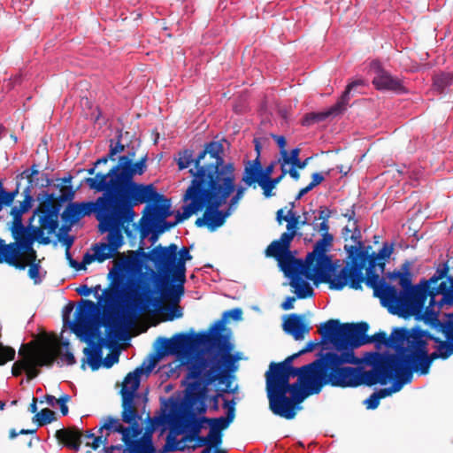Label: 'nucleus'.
Listing matches in <instances>:
<instances>
[{"mask_svg":"<svg viewBox=\"0 0 453 453\" xmlns=\"http://www.w3.org/2000/svg\"><path fill=\"white\" fill-rule=\"evenodd\" d=\"M29 172L30 171L28 169H26L25 171H23L20 174H19L17 176V180L26 178L27 180V182H28V185L22 191L23 199L25 198V195H26V191L27 190L28 191L29 195H32L31 191H32V188L34 187V182H35V179L34 178L35 177L34 176H30Z\"/></svg>","mask_w":453,"mask_h":453,"instance_id":"nucleus-52","label":"nucleus"},{"mask_svg":"<svg viewBox=\"0 0 453 453\" xmlns=\"http://www.w3.org/2000/svg\"><path fill=\"white\" fill-rule=\"evenodd\" d=\"M376 74L372 80V84L380 90H391L396 93L405 91L402 81L392 76L388 72L382 69L379 65L375 64Z\"/></svg>","mask_w":453,"mask_h":453,"instance_id":"nucleus-30","label":"nucleus"},{"mask_svg":"<svg viewBox=\"0 0 453 453\" xmlns=\"http://www.w3.org/2000/svg\"><path fill=\"white\" fill-rule=\"evenodd\" d=\"M186 441H195L196 444L193 446V449L200 448L206 446V448H217L219 447V445L216 442L215 440L208 434L206 436H201L200 434H197V436L194 435H186L185 436Z\"/></svg>","mask_w":453,"mask_h":453,"instance_id":"nucleus-43","label":"nucleus"},{"mask_svg":"<svg viewBox=\"0 0 453 453\" xmlns=\"http://www.w3.org/2000/svg\"><path fill=\"white\" fill-rule=\"evenodd\" d=\"M229 318H232L234 320H241L242 318V311L241 308H234L225 311L222 315V318L217 320L213 326L210 328V334H219L221 336H225L227 339L229 344H232L230 342V337L228 334H223L226 329V324Z\"/></svg>","mask_w":453,"mask_h":453,"instance_id":"nucleus-37","label":"nucleus"},{"mask_svg":"<svg viewBox=\"0 0 453 453\" xmlns=\"http://www.w3.org/2000/svg\"><path fill=\"white\" fill-rule=\"evenodd\" d=\"M300 149L296 148L291 151H282V156L279 158L281 172L283 174H289L294 180H298L300 174L298 169H303L311 157H307L303 161L299 158Z\"/></svg>","mask_w":453,"mask_h":453,"instance_id":"nucleus-23","label":"nucleus"},{"mask_svg":"<svg viewBox=\"0 0 453 453\" xmlns=\"http://www.w3.org/2000/svg\"><path fill=\"white\" fill-rule=\"evenodd\" d=\"M120 140H121V134L119 135L118 142L115 144H113V141L111 140L108 157L111 158V161L115 160V156L117 154L123 152L125 150V146L120 142Z\"/></svg>","mask_w":453,"mask_h":453,"instance_id":"nucleus-50","label":"nucleus"},{"mask_svg":"<svg viewBox=\"0 0 453 453\" xmlns=\"http://www.w3.org/2000/svg\"><path fill=\"white\" fill-rule=\"evenodd\" d=\"M55 437L65 447L79 451L82 443V432L76 426H69L56 431Z\"/></svg>","mask_w":453,"mask_h":453,"instance_id":"nucleus-34","label":"nucleus"},{"mask_svg":"<svg viewBox=\"0 0 453 453\" xmlns=\"http://www.w3.org/2000/svg\"><path fill=\"white\" fill-rule=\"evenodd\" d=\"M192 259V256L189 253V249L182 247L178 250L177 265L175 266V274L179 279L178 284H173V289L170 296H175V299H178L180 296H183L185 288L184 284L186 282V262Z\"/></svg>","mask_w":453,"mask_h":453,"instance_id":"nucleus-27","label":"nucleus"},{"mask_svg":"<svg viewBox=\"0 0 453 453\" xmlns=\"http://www.w3.org/2000/svg\"><path fill=\"white\" fill-rule=\"evenodd\" d=\"M245 189L246 188L242 186H240L238 188H236V187L234 188V192L235 191V194L230 199L229 207L227 209V210H229V211H231V208L234 207L239 203V201L242 198Z\"/></svg>","mask_w":453,"mask_h":453,"instance_id":"nucleus-54","label":"nucleus"},{"mask_svg":"<svg viewBox=\"0 0 453 453\" xmlns=\"http://www.w3.org/2000/svg\"><path fill=\"white\" fill-rule=\"evenodd\" d=\"M256 150L257 151V157L253 160L247 161V163L245 165L250 167L256 168L257 170H262L263 167H262L261 161L259 158L260 151H259V143L258 142H257V144H256Z\"/></svg>","mask_w":453,"mask_h":453,"instance_id":"nucleus-63","label":"nucleus"},{"mask_svg":"<svg viewBox=\"0 0 453 453\" xmlns=\"http://www.w3.org/2000/svg\"><path fill=\"white\" fill-rule=\"evenodd\" d=\"M189 173L193 176V180L183 196V201H189V203L183 206L182 212H177L175 216L176 219L174 221L176 222V225L185 219H188L193 214L202 211V206L203 204V200L202 199L201 195L197 192V169H190Z\"/></svg>","mask_w":453,"mask_h":453,"instance_id":"nucleus-20","label":"nucleus"},{"mask_svg":"<svg viewBox=\"0 0 453 453\" xmlns=\"http://www.w3.org/2000/svg\"><path fill=\"white\" fill-rule=\"evenodd\" d=\"M111 222V226H108L105 230L98 226L100 234L107 233L106 242H99L93 246V250L96 255L98 263H103L109 258L114 257L119 253V250L124 244L123 233L126 234L127 238L133 236L132 230L129 229L128 226H124L114 219Z\"/></svg>","mask_w":453,"mask_h":453,"instance_id":"nucleus-15","label":"nucleus"},{"mask_svg":"<svg viewBox=\"0 0 453 453\" xmlns=\"http://www.w3.org/2000/svg\"><path fill=\"white\" fill-rule=\"evenodd\" d=\"M106 431L105 435H103V432L100 433L99 430L97 431L100 435L96 436L95 433H93L91 430H88L85 432V434L82 433V441H85V445L87 447H90L93 450H96L100 445H104V449L108 447V437L111 433H115L114 431Z\"/></svg>","mask_w":453,"mask_h":453,"instance_id":"nucleus-39","label":"nucleus"},{"mask_svg":"<svg viewBox=\"0 0 453 453\" xmlns=\"http://www.w3.org/2000/svg\"><path fill=\"white\" fill-rule=\"evenodd\" d=\"M203 419H208V417L203 416L196 418L195 413L189 414V423L188 426L189 434L188 435L197 436V434H200L203 427V424H206V421H203Z\"/></svg>","mask_w":453,"mask_h":453,"instance_id":"nucleus-45","label":"nucleus"},{"mask_svg":"<svg viewBox=\"0 0 453 453\" xmlns=\"http://www.w3.org/2000/svg\"><path fill=\"white\" fill-rule=\"evenodd\" d=\"M296 234L295 231H287L283 234H281L280 239H278L280 243H282L286 248L289 250L290 243L292 240L294 239Z\"/></svg>","mask_w":453,"mask_h":453,"instance_id":"nucleus-60","label":"nucleus"},{"mask_svg":"<svg viewBox=\"0 0 453 453\" xmlns=\"http://www.w3.org/2000/svg\"><path fill=\"white\" fill-rule=\"evenodd\" d=\"M58 241L62 243L63 246H65V250H70L72 248L73 242H74V237L68 234H64L62 233L57 234Z\"/></svg>","mask_w":453,"mask_h":453,"instance_id":"nucleus-55","label":"nucleus"},{"mask_svg":"<svg viewBox=\"0 0 453 453\" xmlns=\"http://www.w3.org/2000/svg\"><path fill=\"white\" fill-rule=\"evenodd\" d=\"M283 330L292 335L295 340H303L310 332V327L306 323L305 315L288 314L283 322Z\"/></svg>","mask_w":453,"mask_h":453,"instance_id":"nucleus-28","label":"nucleus"},{"mask_svg":"<svg viewBox=\"0 0 453 453\" xmlns=\"http://www.w3.org/2000/svg\"><path fill=\"white\" fill-rule=\"evenodd\" d=\"M224 147L220 142H210L203 150L194 157L192 150H184L178 153L177 165L184 170L194 164L197 169V192L203 200L202 210L205 211L196 219L197 227L206 226L211 232L223 226L231 211H219L235 188L234 166L225 163Z\"/></svg>","mask_w":453,"mask_h":453,"instance_id":"nucleus-2","label":"nucleus"},{"mask_svg":"<svg viewBox=\"0 0 453 453\" xmlns=\"http://www.w3.org/2000/svg\"><path fill=\"white\" fill-rule=\"evenodd\" d=\"M316 220H319V219L317 216H313V230L320 234L329 233L328 220H320L319 223H315Z\"/></svg>","mask_w":453,"mask_h":453,"instance_id":"nucleus-57","label":"nucleus"},{"mask_svg":"<svg viewBox=\"0 0 453 453\" xmlns=\"http://www.w3.org/2000/svg\"><path fill=\"white\" fill-rule=\"evenodd\" d=\"M162 355L187 356L196 345H206L210 349L204 354L197 355L188 365L187 379L193 380L187 387V403L193 406L201 403L211 383L224 377L226 364L233 363L229 355L230 344L225 336L219 334L200 333L189 334L179 333L172 338H159Z\"/></svg>","mask_w":453,"mask_h":453,"instance_id":"nucleus-4","label":"nucleus"},{"mask_svg":"<svg viewBox=\"0 0 453 453\" xmlns=\"http://www.w3.org/2000/svg\"><path fill=\"white\" fill-rule=\"evenodd\" d=\"M262 180L261 170H257L256 168H252L245 165L242 181L247 187L256 188V184H258Z\"/></svg>","mask_w":453,"mask_h":453,"instance_id":"nucleus-41","label":"nucleus"},{"mask_svg":"<svg viewBox=\"0 0 453 453\" xmlns=\"http://www.w3.org/2000/svg\"><path fill=\"white\" fill-rule=\"evenodd\" d=\"M380 355L382 356L383 365L378 372L380 381L376 382V385H386L388 381L395 380L391 387L375 391L380 398L383 399L400 391L404 384L410 383L413 373L416 372L407 362H404L401 357L395 354L380 352Z\"/></svg>","mask_w":453,"mask_h":453,"instance_id":"nucleus-11","label":"nucleus"},{"mask_svg":"<svg viewBox=\"0 0 453 453\" xmlns=\"http://www.w3.org/2000/svg\"><path fill=\"white\" fill-rule=\"evenodd\" d=\"M453 84V75L441 73L434 77V88L439 93H443L445 89Z\"/></svg>","mask_w":453,"mask_h":453,"instance_id":"nucleus-42","label":"nucleus"},{"mask_svg":"<svg viewBox=\"0 0 453 453\" xmlns=\"http://www.w3.org/2000/svg\"><path fill=\"white\" fill-rule=\"evenodd\" d=\"M300 216H296L292 209H290L288 211V215L284 217V221L288 222L287 224V230L288 231H295V234H296V231L299 228L300 224Z\"/></svg>","mask_w":453,"mask_h":453,"instance_id":"nucleus-48","label":"nucleus"},{"mask_svg":"<svg viewBox=\"0 0 453 453\" xmlns=\"http://www.w3.org/2000/svg\"><path fill=\"white\" fill-rule=\"evenodd\" d=\"M94 214L98 221V226L107 229L111 226L114 219L111 211L107 192H103L102 196L96 201L71 203L62 212V219L65 223L73 225L84 216Z\"/></svg>","mask_w":453,"mask_h":453,"instance_id":"nucleus-13","label":"nucleus"},{"mask_svg":"<svg viewBox=\"0 0 453 453\" xmlns=\"http://www.w3.org/2000/svg\"><path fill=\"white\" fill-rule=\"evenodd\" d=\"M29 356L33 357V365L35 369L42 366L50 367L53 365L56 358L60 355V348L56 347L44 350H38L32 347V342L25 344Z\"/></svg>","mask_w":453,"mask_h":453,"instance_id":"nucleus-32","label":"nucleus"},{"mask_svg":"<svg viewBox=\"0 0 453 453\" xmlns=\"http://www.w3.org/2000/svg\"><path fill=\"white\" fill-rule=\"evenodd\" d=\"M150 261H151L156 268L155 271L165 282L170 281L172 284H178L179 279L175 274V266L177 263L178 246L175 243H171L168 246H162L158 244L154 247L150 252L143 253Z\"/></svg>","mask_w":453,"mask_h":453,"instance_id":"nucleus-14","label":"nucleus"},{"mask_svg":"<svg viewBox=\"0 0 453 453\" xmlns=\"http://www.w3.org/2000/svg\"><path fill=\"white\" fill-rule=\"evenodd\" d=\"M407 346H405V350L402 352L401 357L411 367L418 365L414 356L417 354L418 349L417 344L418 341L427 342L428 340H431L437 344L443 341L418 326H415L411 329L407 328Z\"/></svg>","mask_w":453,"mask_h":453,"instance_id":"nucleus-21","label":"nucleus"},{"mask_svg":"<svg viewBox=\"0 0 453 453\" xmlns=\"http://www.w3.org/2000/svg\"><path fill=\"white\" fill-rule=\"evenodd\" d=\"M19 355L20 358L13 364L12 368V374L14 377H18L21 375L23 372H26L28 380L36 378L39 375L40 371L34 368L32 363L33 357L28 355L27 346L25 344H22L19 349Z\"/></svg>","mask_w":453,"mask_h":453,"instance_id":"nucleus-31","label":"nucleus"},{"mask_svg":"<svg viewBox=\"0 0 453 453\" xmlns=\"http://www.w3.org/2000/svg\"><path fill=\"white\" fill-rule=\"evenodd\" d=\"M0 264H6L18 270H25L28 266V277L35 284H40L42 278L40 276L41 261L37 258L36 250L32 253L26 251H0Z\"/></svg>","mask_w":453,"mask_h":453,"instance_id":"nucleus-18","label":"nucleus"},{"mask_svg":"<svg viewBox=\"0 0 453 453\" xmlns=\"http://www.w3.org/2000/svg\"><path fill=\"white\" fill-rule=\"evenodd\" d=\"M96 342L88 340V347L84 348L85 357L81 360V368L85 369V363H88L92 371H96L102 365L103 347L106 344V339L101 337L99 334Z\"/></svg>","mask_w":453,"mask_h":453,"instance_id":"nucleus-26","label":"nucleus"},{"mask_svg":"<svg viewBox=\"0 0 453 453\" xmlns=\"http://www.w3.org/2000/svg\"><path fill=\"white\" fill-rule=\"evenodd\" d=\"M318 333L321 340L313 342V349L319 345L322 349L313 361V395L319 394L326 385L347 388L361 385L372 387L380 381L378 372L383 363L380 352L367 353L365 364L371 366L370 370L353 367L351 365H358L361 360L330 319L319 326Z\"/></svg>","mask_w":453,"mask_h":453,"instance_id":"nucleus-1","label":"nucleus"},{"mask_svg":"<svg viewBox=\"0 0 453 453\" xmlns=\"http://www.w3.org/2000/svg\"><path fill=\"white\" fill-rule=\"evenodd\" d=\"M402 270L403 271L388 273L390 280H399L402 288L400 291L380 277L377 286L372 288L373 296L378 297L381 305L393 315L402 318L424 316L426 320H436L437 312L432 307L435 303V296L441 295L439 292L438 281L447 279L449 271L448 263L440 265L429 280H422L417 285L411 283L408 263L402 265Z\"/></svg>","mask_w":453,"mask_h":453,"instance_id":"nucleus-6","label":"nucleus"},{"mask_svg":"<svg viewBox=\"0 0 453 453\" xmlns=\"http://www.w3.org/2000/svg\"><path fill=\"white\" fill-rule=\"evenodd\" d=\"M334 242V235L330 233L321 234L319 240L313 244V286L318 287L321 283L329 285L330 289L334 290V283L338 280L340 260L333 262L326 253L330 250Z\"/></svg>","mask_w":453,"mask_h":453,"instance_id":"nucleus-12","label":"nucleus"},{"mask_svg":"<svg viewBox=\"0 0 453 453\" xmlns=\"http://www.w3.org/2000/svg\"><path fill=\"white\" fill-rule=\"evenodd\" d=\"M134 265V259L127 257L114 262L108 273L110 285L104 291V302L111 304L122 300L126 305V318L133 321L141 314L157 309L163 301H169L167 320L181 318L183 313L179 303L182 296L178 299L170 296L173 284L168 285L150 267L135 275L128 274Z\"/></svg>","mask_w":453,"mask_h":453,"instance_id":"nucleus-3","label":"nucleus"},{"mask_svg":"<svg viewBox=\"0 0 453 453\" xmlns=\"http://www.w3.org/2000/svg\"><path fill=\"white\" fill-rule=\"evenodd\" d=\"M96 309V304L91 300H81V304L76 311L77 321L73 327V332H85L90 338H95L98 334V327L89 325L88 320L92 313Z\"/></svg>","mask_w":453,"mask_h":453,"instance_id":"nucleus-22","label":"nucleus"},{"mask_svg":"<svg viewBox=\"0 0 453 453\" xmlns=\"http://www.w3.org/2000/svg\"><path fill=\"white\" fill-rule=\"evenodd\" d=\"M156 360L151 361L145 368L144 364L137 367L134 371L128 372L124 379L121 395V414H125L126 418L131 416L134 411H138L136 400L139 399L137 389L140 386L141 375L146 371L150 372L154 367Z\"/></svg>","mask_w":453,"mask_h":453,"instance_id":"nucleus-16","label":"nucleus"},{"mask_svg":"<svg viewBox=\"0 0 453 453\" xmlns=\"http://www.w3.org/2000/svg\"><path fill=\"white\" fill-rule=\"evenodd\" d=\"M119 359V352L118 350H113L107 354V356L103 359L102 358V365L105 368H111L114 364H117Z\"/></svg>","mask_w":453,"mask_h":453,"instance_id":"nucleus-51","label":"nucleus"},{"mask_svg":"<svg viewBox=\"0 0 453 453\" xmlns=\"http://www.w3.org/2000/svg\"><path fill=\"white\" fill-rule=\"evenodd\" d=\"M330 321L354 349L365 344L373 342L377 346L384 345L394 348L397 352L395 354L401 357L402 352L405 350V346H407L408 336L407 328L405 327L394 328L389 336L383 331L369 336L366 334L369 329V325L366 322L341 323L337 319H330Z\"/></svg>","mask_w":453,"mask_h":453,"instance_id":"nucleus-10","label":"nucleus"},{"mask_svg":"<svg viewBox=\"0 0 453 453\" xmlns=\"http://www.w3.org/2000/svg\"><path fill=\"white\" fill-rule=\"evenodd\" d=\"M94 261H97V257H96V253L94 252V254H90L88 252H86L84 255H83V257H82V261L80 263L79 266H80V271L81 270H86V266L88 265H90L91 263H93Z\"/></svg>","mask_w":453,"mask_h":453,"instance_id":"nucleus-61","label":"nucleus"},{"mask_svg":"<svg viewBox=\"0 0 453 453\" xmlns=\"http://www.w3.org/2000/svg\"><path fill=\"white\" fill-rule=\"evenodd\" d=\"M417 344L418 349L414 357L418 365L413 366L412 370L421 375H426L429 372L434 360L439 358L444 360L453 355V343L448 339L440 342L436 345V350L430 354L428 353L427 342L418 341Z\"/></svg>","mask_w":453,"mask_h":453,"instance_id":"nucleus-19","label":"nucleus"},{"mask_svg":"<svg viewBox=\"0 0 453 453\" xmlns=\"http://www.w3.org/2000/svg\"><path fill=\"white\" fill-rule=\"evenodd\" d=\"M54 420H56V413L49 408L42 409L33 418V421L35 422L38 426L50 424Z\"/></svg>","mask_w":453,"mask_h":453,"instance_id":"nucleus-44","label":"nucleus"},{"mask_svg":"<svg viewBox=\"0 0 453 453\" xmlns=\"http://www.w3.org/2000/svg\"><path fill=\"white\" fill-rule=\"evenodd\" d=\"M380 398L376 392H373L365 401V404L368 410H375L380 404Z\"/></svg>","mask_w":453,"mask_h":453,"instance_id":"nucleus-58","label":"nucleus"},{"mask_svg":"<svg viewBox=\"0 0 453 453\" xmlns=\"http://www.w3.org/2000/svg\"><path fill=\"white\" fill-rule=\"evenodd\" d=\"M223 408L226 409V415L225 417L231 416V420L234 421L235 418V402L234 399L228 401L225 400L223 403Z\"/></svg>","mask_w":453,"mask_h":453,"instance_id":"nucleus-62","label":"nucleus"},{"mask_svg":"<svg viewBox=\"0 0 453 453\" xmlns=\"http://www.w3.org/2000/svg\"><path fill=\"white\" fill-rule=\"evenodd\" d=\"M364 81L357 80L349 83L342 94L337 103L331 107L329 114L338 115L345 111L346 107L350 100L351 92L356 90L357 87L363 86Z\"/></svg>","mask_w":453,"mask_h":453,"instance_id":"nucleus-38","label":"nucleus"},{"mask_svg":"<svg viewBox=\"0 0 453 453\" xmlns=\"http://www.w3.org/2000/svg\"><path fill=\"white\" fill-rule=\"evenodd\" d=\"M439 292L442 296L443 302H453V276H448L447 280L440 282Z\"/></svg>","mask_w":453,"mask_h":453,"instance_id":"nucleus-46","label":"nucleus"},{"mask_svg":"<svg viewBox=\"0 0 453 453\" xmlns=\"http://www.w3.org/2000/svg\"><path fill=\"white\" fill-rule=\"evenodd\" d=\"M62 194L60 196H56L53 193H49L47 191H42L37 196V201L42 202L45 204L49 203V208H56L57 209V216L58 217L60 209L62 206V203L72 200L74 196V190L72 186H64L61 188Z\"/></svg>","mask_w":453,"mask_h":453,"instance_id":"nucleus-33","label":"nucleus"},{"mask_svg":"<svg viewBox=\"0 0 453 453\" xmlns=\"http://www.w3.org/2000/svg\"><path fill=\"white\" fill-rule=\"evenodd\" d=\"M34 203L33 196L27 190L25 198L19 204L11 207L9 214L12 219L8 223V229L14 241L6 243L0 238V251L32 253V250H35V242L43 245L50 242V235L53 234L59 226L58 217L56 214L57 209H50L49 203L39 202L28 219L27 225L25 226L22 216L32 209Z\"/></svg>","mask_w":453,"mask_h":453,"instance_id":"nucleus-8","label":"nucleus"},{"mask_svg":"<svg viewBox=\"0 0 453 453\" xmlns=\"http://www.w3.org/2000/svg\"><path fill=\"white\" fill-rule=\"evenodd\" d=\"M156 222L151 220V219H149L144 214L142 215V218L140 219V224L137 225L135 223H133L131 227L129 226V229L132 230L133 236L130 238H135V234L137 232L140 234V239L141 241L144 240L149 236L150 232L155 227Z\"/></svg>","mask_w":453,"mask_h":453,"instance_id":"nucleus-40","label":"nucleus"},{"mask_svg":"<svg viewBox=\"0 0 453 453\" xmlns=\"http://www.w3.org/2000/svg\"><path fill=\"white\" fill-rule=\"evenodd\" d=\"M206 421V424L210 426L209 434L216 441L220 446L223 441V431L226 429L233 422L231 416L229 417H219V418H208V419H203Z\"/></svg>","mask_w":453,"mask_h":453,"instance_id":"nucleus-35","label":"nucleus"},{"mask_svg":"<svg viewBox=\"0 0 453 453\" xmlns=\"http://www.w3.org/2000/svg\"><path fill=\"white\" fill-rule=\"evenodd\" d=\"M265 255L273 257L278 261L280 269L283 272L286 278L288 276L290 268L294 266L295 257L290 250L280 242L274 240L265 250Z\"/></svg>","mask_w":453,"mask_h":453,"instance_id":"nucleus-24","label":"nucleus"},{"mask_svg":"<svg viewBox=\"0 0 453 453\" xmlns=\"http://www.w3.org/2000/svg\"><path fill=\"white\" fill-rule=\"evenodd\" d=\"M300 356L297 352L281 362H272L265 374L269 408L286 419L294 418L299 404L311 395V363L301 367L293 365Z\"/></svg>","mask_w":453,"mask_h":453,"instance_id":"nucleus-7","label":"nucleus"},{"mask_svg":"<svg viewBox=\"0 0 453 453\" xmlns=\"http://www.w3.org/2000/svg\"><path fill=\"white\" fill-rule=\"evenodd\" d=\"M71 396L67 394L62 395L57 400V403L59 404L60 407V412L63 416H65L68 414V406L67 403L70 402Z\"/></svg>","mask_w":453,"mask_h":453,"instance_id":"nucleus-56","label":"nucleus"},{"mask_svg":"<svg viewBox=\"0 0 453 453\" xmlns=\"http://www.w3.org/2000/svg\"><path fill=\"white\" fill-rule=\"evenodd\" d=\"M311 251L307 252L304 260L295 257L294 266L290 268L288 279L289 285L298 299L311 296Z\"/></svg>","mask_w":453,"mask_h":453,"instance_id":"nucleus-17","label":"nucleus"},{"mask_svg":"<svg viewBox=\"0 0 453 453\" xmlns=\"http://www.w3.org/2000/svg\"><path fill=\"white\" fill-rule=\"evenodd\" d=\"M189 423V414H175L169 419L170 432L166 436V443L163 447V452H169L177 449L178 443L176 436L184 433Z\"/></svg>","mask_w":453,"mask_h":453,"instance_id":"nucleus-25","label":"nucleus"},{"mask_svg":"<svg viewBox=\"0 0 453 453\" xmlns=\"http://www.w3.org/2000/svg\"><path fill=\"white\" fill-rule=\"evenodd\" d=\"M343 228H346V231H352L350 236L353 238V245L362 247L361 232L357 226V220H348L347 225Z\"/></svg>","mask_w":453,"mask_h":453,"instance_id":"nucleus-47","label":"nucleus"},{"mask_svg":"<svg viewBox=\"0 0 453 453\" xmlns=\"http://www.w3.org/2000/svg\"><path fill=\"white\" fill-rule=\"evenodd\" d=\"M147 155L132 164L127 157H119L118 163L107 173H98L95 177L84 180L89 189L107 192L114 219L124 226L131 224L135 217L134 207L149 203L160 198L152 184H142L134 180L147 170Z\"/></svg>","mask_w":453,"mask_h":453,"instance_id":"nucleus-5","label":"nucleus"},{"mask_svg":"<svg viewBox=\"0 0 453 453\" xmlns=\"http://www.w3.org/2000/svg\"><path fill=\"white\" fill-rule=\"evenodd\" d=\"M234 349L233 344H230V349H229V355L233 358V363L229 362L226 364V367H224V377L222 379H219L214 380L211 384L217 382L219 385H225V388H220L217 390V394H222L224 393H233L234 390L231 389L232 385V372H234L236 370V362L239 360V357L236 355L232 354V350Z\"/></svg>","mask_w":453,"mask_h":453,"instance_id":"nucleus-36","label":"nucleus"},{"mask_svg":"<svg viewBox=\"0 0 453 453\" xmlns=\"http://www.w3.org/2000/svg\"><path fill=\"white\" fill-rule=\"evenodd\" d=\"M344 249L350 262H347L338 273V280L334 284V290H342L345 286L361 290L363 282L371 288L377 286L380 275L375 268L379 267L383 272L386 263L376 256V252L368 254V251L362 250L357 245L345 244Z\"/></svg>","mask_w":453,"mask_h":453,"instance_id":"nucleus-9","label":"nucleus"},{"mask_svg":"<svg viewBox=\"0 0 453 453\" xmlns=\"http://www.w3.org/2000/svg\"><path fill=\"white\" fill-rule=\"evenodd\" d=\"M393 250V244H388V242H385L381 249L379 250V252L376 253V256L385 263L386 260L390 257Z\"/></svg>","mask_w":453,"mask_h":453,"instance_id":"nucleus-53","label":"nucleus"},{"mask_svg":"<svg viewBox=\"0 0 453 453\" xmlns=\"http://www.w3.org/2000/svg\"><path fill=\"white\" fill-rule=\"evenodd\" d=\"M161 196L158 199L151 200L143 210V214L151 219L157 223V220H164L170 217L173 212L171 211V202L165 198L164 195L158 194Z\"/></svg>","mask_w":453,"mask_h":453,"instance_id":"nucleus-29","label":"nucleus"},{"mask_svg":"<svg viewBox=\"0 0 453 453\" xmlns=\"http://www.w3.org/2000/svg\"><path fill=\"white\" fill-rule=\"evenodd\" d=\"M175 226H176V222H171V221H167L166 219H164V220H157L155 227L157 229V232H160L161 234H163L165 231H168L171 228L174 227Z\"/></svg>","mask_w":453,"mask_h":453,"instance_id":"nucleus-59","label":"nucleus"},{"mask_svg":"<svg viewBox=\"0 0 453 453\" xmlns=\"http://www.w3.org/2000/svg\"><path fill=\"white\" fill-rule=\"evenodd\" d=\"M15 357V349L9 346H4L0 343V365H4L8 361L13 360Z\"/></svg>","mask_w":453,"mask_h":453,"instance_id":"nucleus-49","label":"nucleus"},{"mask_svg":"<svg viewBox=\"0 0 453 453\" xmlns=\"http://www.w3.org/2000/svg\"><path fill=\"white\" fill-rule=\"evenodd\" d=\"M58 357L62 360H65L68 365H73L74 364H76V359L73 354L68 349H66V351L64 354L60 351V355Z\"/></svg>","mask_w":453,"mask_h":453,"instance_id":"nucleus-64","label":"nucleus"}]
</instances>
